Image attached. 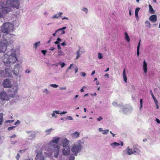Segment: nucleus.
Masks as SVG:
<instances>
[{
  "label": "nucleus",
  "instance_id": "obj_1",
  "mask_svg": "<svg viewBox=\"0 0 160 160\" xmlns=\"http://www.w3.org/2000/svg\"><path fill=\"white\" fill-rule=\"evenodd\" d=\"M20 50L19 48H17L11 49L9 51L5 54L2 58V62L5 66H9V69H11L10 74L11 76L12 72L16 76H18L20 78L21 76L19 75V73L23 70L22 65L19 63L15 64L13 69L11 66V64H14L18 61L20 54Z\"/></svg>",
  "mask_w": 160,
  "mask_h": 160
},
{
  "label": "nucleus",
  "instance_id": "obj_2",
  "mask_svg": "<svg viewBox=\"0 0 160 160\" xmlns=\"http://www.w3.org/2000/svg\"><path fill=\"white\" fill-rule=\"evenodd\" d=\"M60 140V138L58 137H55L52 138V140L50 141L48 144V148H47V151L53 153L55 158H57L60 151L59 146L57 145L59 141Z\"/></svg>",
  "mask_w": 160,
  "mask_h": 160
},
{
  "label": "nucleus",
  "instance_id": "obj_3",
  "mask_svg": "<svg viewBox=\"0 0 160 160\" xmlns=\"http://www.w3.org/2000/svg\"><path fill=\"white\" fill-rule=\"evenodd\" d=\"M13 25L10 22H7L3 24L1 27V31L6 36V37L4 36L6 38L12 39V38L13 35L10 34L9 33L13 31Z\"/></svg>",
  "mask_w": 160,
  "mask_h": 160
},
{
  "label": "nucleus",
  "instance_id": "obj_4",
  "mask_svg": "<svg viewBox=\"0 0 160 160\" xmlns=\"http://www.w3.org/2000/svg\"><path fill=\"white\" fill-rule=\"evenodd\" d=\"M14 42L13 39H6L3 36V39L0 42V52H4L6 50L7 47L12 44Z\"/></svg>",
  "mask_w": 160,
  "mask_h": 160
},
{
  "label": "nucleus",
  "instance_id": "obj_5",
  "mask_svg": "<svg viewBox=\"0 0 160 160\" xmlns=\"http://www.w3.org/2000/svg\"><path fill=\"white\" fill-rule=\"evenodd\" d=\"M9 7L13 6L8 5L7 1L6 4L3 2H0V18L2 17L3 14H6L11 11V9Z\"/></svg>",
  "mask_w": 160,
  "mask_h": 160
},
{
  "label": "nucleus",
  "instance_id": "obj_6",
  "mask_svg": "<svg viewBox=\"0 0 160 160\" xmlns=\"http://www.w3.org/2000/svg\"><path fill=\"white\" fill-rule=\"evenodd\" d=\"M82 142L81 140H78L77 142L72 146L71 149V151L75 155L81 150L82 148Z\"/></svg>",
  "mask_w": 160,
  "mask_h": 160
},
{
  "label": "nucleus",
  "instance_id": "obj_7",
  "mask_svg": "<svg viewBox=\"0 0 160 160\" xmlns=\"http://www.w3.org/2000/svg\"><path fill=\"white\" fill-rule=\"evenodd\" d=\"M18 89V85L13 86L11 89L8 90V92L9 95V97H10L11 98L16 97Z\"/></svg>",
  "mask_w": 160,
  "mask_h": 160
},
{
  "label": "nucleus",
  "instance_id": "obj_8",
  "mask_svg": "<svg viewBox=\"0 0 160 160\" xmlns=\"http://www.w3.org/2000/svg\"><path fill=\"white\" fill-rule=\"evenodd\" d=\"M8 5L13 6V7L18 8L19 7V2L18 0H7Z\"/></svg>",
  "mask_w": 160,
  "mask_h": 160
},
{
  "label": "nucleus",
  "instance_id": "obj_9",
  "mask_svg": "<svg viewBox=\"0 0 160 160\" xmlns=\"http://www.w3.org/2000/svg\"><path fill=\"white\" fill-rule=\"evenodd\" d=\"M11 69H9L8 67L5 69V71L0 70V76L3 77H9L11 76L10 72Z\"/></svg>",
  "mask_w": 160,
  "mask_h": 160
},
{
  "label": "nucleus",
  "instance_id": "obj_10",
  "mask_svg": "<svg viewBox=\"0 0 160 160\" xmlns=\"http://www.w3.org/2000/svg\"><path fill=\"white\" fill-rule=\"evenodd\" d=\"M0 98L2 100L8 101L11 98L9 97V95H8L5 92L2 91L0 93Z\"/></svg>",
  "mask_w": 160,
  "mask_h": 160
},
{
  "label": "nucleus",
  "instance_id": "obj_11",
  "mask_svg": "<svg viewBox=\"0 0 160 160\" xmlns=\"http://www.w3.org/2000/svg\"><path fill=\"white\" fill-rule=\"evenodd\" d=\"M2 85L5 88H10L12 86L11 81L8 79H6L3 81Z\"/></svg>",
  "mask_w": 160,
  "mask_h": 160
},
{
  "label": "nucleus",
  "instance_id": "obj_12",
  "mask_svg": "<svg viewBox=\"0 0 160 160\" xmlns=\"http://www.w3.org/2000/svg\"><path fill=\"white\" fill-rule=\"evenodd\" d=\"M60 141L62 142V145L63 147L69 146V141L66 138H62L61 139Z\"/></svg>",
  "mask_w": 160,
  "mask_h": 160
},
{
  "label": "nucleus",
  "instance_id": "obj_13",
  "mask_svg": "<svg viewBox=\"0 0 160 160\" xmlns=\"http://www.w3.org/2000/svg\"><path fill=\"white\" fill-rule=\"evenodd\" d=\"M63 154L65 155H68L70 154V148L69 146L63 147L62 149Z\"/></svg>",
  "mask_w": 160,
  "mask_h": 160
},
{
  "label": "nucleus",
  "instance_id": "obj_14",
  "mask_svg": "<svg viewBox=\"0 0 160 160\" xmlns=\"http://www.w3.org/2000/svg\"><path fill=\"white\" fill-rule=\"evenodd\" d=\"M126 153L129 155H131L132 154H134L133 151V149H132L131 148H130L129 147H128L126 149V151H124L123 152L122 155H125L126 154Z\"/></svg>",
  "mask_w": 160,
  "mask_h": 160
},
{
  "label": "nucleus",
  "instance_id": "obj_15",
  "mask_svg": "<svg viewBox=\"0 0 160 160\" xmlns=\"http://www.w3.org/2000/svg\"><path fill=\"white\" fill-rule=\"evenodd\" d=\"M44 156L41 151L38 152L35 157V160H44Z\"/></svg>",
  "mask_w": 160,
  "mask_h": 160
},
{
  "label": "nucleus",
  "instance_id": "obj_16",
  "mask_svg": "<svg viewBox=\"0 0 160 160\" xmlns=\"http://www.w3.org/2000/svg\"><path fill=\"white\" fill-rule=\"evenodd\" d=\"M120 108L122 110V112L124 114H127L129 111V109L126 105H120Z\"/></svg>",
  "mask_w": 160,
  "mask_h": 160
},
{
  "label": "nucleus",
  "instance_id": "obj_17",
  "mask_svg": "<svg viewBox=\"0 0 160 160\" xmlns=\"http://www.w3.org/2000/svg\"><path fill=\"white\" fill-rule=\"evenodd\" d=\"M55 56L56 57L60 58L62 56H64V53L62 50H58L57 54L55 55Z\"/></svg>",
  "mask_w": 160,
  "mask_h": 160
},
{
  "label": "nucleus",
  "instance_id": "obj_18",
  "mask_svg": "<svg viewBox=\"0 0 160 160\" xmlns=\"http://www.w3.org/2000/svg\"><path fill=\"white\" fill-rule=\"evenodd\" d=\"M142 68L144 72L146 74L148 72V66L145 60L143 61V63Z\"/></svg>",
  "mask_w": 160,
  "mask_h": 160
},
{
  "label": "nucleus",
  "instance_id": "obj_19",
  "mask_svg": "<svg viewBox=\"0 0 160 160\" xmlns=\"http://www.w3.org/2000/svg\"><path fill=\"white\" fill-rule=\"evenodd\" d=\"M121 144V146H122L123 145V143L122 142H121V143H118L117 142H114L110 144V145L112 147L114 148H115L117 146H118Z\"/></svg>",
  "mask_w": 160,
  "mask_h": 160
},
{
  "label": "nucleus",
  "instance_id": "obj_20",
  "mask_svg": "<svg viewBox=\"0 0 160 160\" xmlns=\"http://www.w3.org/2000/svg\"><path fill=\"white\" fill-rule=\"evenodd\" d=\"M71 136L72 138L74 139H77L79 137L80 132L76 131L71 134Z\"/></svg>",
  "mask_w": 160,
  "mask_h": 160
},
{
  "label": "nucleus",
  "instance_id": "obj_21",
  "mask_svg": "<svg viewBox=\"0 0 160 160\" xmlns=\"http://www.w3.org/2000/svg\"><path fill=\"white\" fill-rule=\"evenodd\" d=\"M149 20L153 22H156L157 20V16L156 15H151L149 18Z\"/></svg>",
  "mask_w": 160,
  "mask_h": 160
},
{
  "label": "nucleus",
  "instance_id": "obj_22",
  "mask_svg": "<svg viewBox=\"0 0 160 160\" xmlns=\"http://www.w3.org/2000/svg\"><path fill=\"white\" fill-rule=\"evenodd\" d=\"M122 77L123 79L125 82H127V73L126 71V69L124 68L123 71L122 72Z\"/></svg>",
  "mask_w": 160,
  "mask_h": 160
},
{
  "label": "nucleus",
  "instance_id": "obj_23",
  "mask_svg": "<svg viewBox=\"0 0 160 160\" xmlns=\"http://www.w3.org/2000/svg\"><path fill=\"white\" fill-rule=\"evenodd\" d=\"M63 13L62 12H59L58 14H57L54 15L52 17V18H61L62 16H61V15Z\"/></svg>",
  "mask_w": 160,
  "mask_h": 160
},
{
  "label": "nucleus",
  "instance_id": "obj_24",
  "mask_svg": "<svg viewBox=\"0 0 160 160\" xmlns=\"http://www.w3.org/2000/svg\"><path fill=\"white\" fill-rule=\"evenodd\" d=\"M41 45V42L38 41L34 43L33 44V48L35 49H37L38 47L40 46Z\"/></svg>",
  "mask_w": 160,
  "mask_h": 160
},
{
  "label": "nucleus",
  "instance_id": "obj_25",
  "mask_svg": "<svg viewBox=\"0 0 160 160\" xmlns=\"http://www.w3.org/2000/svg\"><path fill=\"white\" fill-rule=\"evenodd\" d=\"M134 154L137 153L139 154L141 153V151L138 148H133Z\"/></svg>",
  "mask_w": 160,
  "mask_h": 160
},
{
  "label": "nucleus",
  "instance_id": "obj_26",
  "mask_svg": "<svg viewBox=\"0 0 160 160\" xmlns=\"http://www.w3.org/2000/svg\"><path fill=\"white\" fill-rule=\"evenodd\" d=\"M53 130V129L52 128L46 129L45 131L46 135H49Z\"/></svg>",
  "mask_w": 160,
  "mask_h": 160
},
{
  "label": "nucleus",
  "instance_id": "obj_27",
  "mask_svg": "<svg viewBox=\"0 0 160 160\" xmlns=\"http://www.w3.org/2000/svg\"><path fill=\"white\" fill-rule=\"evenodd\" d=\"M150 93L151 94V95L152 96V97L155 103L157 104V102H158V101L157 100V99H156L155 97H154V96L152 92V90H150Z\"/></svg>",
  "mask_w": 160,
  "mask_h": 160
},
{
  "label": "nucleus",
  "instance_id": "obj_28",
  "mask_svg": "<svg viewBox=\"0 0 160 160\" xmlns=\"http://www.w3.org/2000/svg\"><path fill=\"white\" fill-rule=\"evenodd\" d=\"M140 9V8H137L135 10V14L136 18L137 19L138 18V13Z\"/></svg>",
  "mask_w": 160,
  "mask_h": 160
},
{
  "label": "nucleus",
  "instance_id": "obj_29",
  "mask_svg": "<svg viewBox=\"0 0 160 160\" xmlns=\"http://www.w3.org/2000/svg\"><path fill=\"white\" fill-rule=\"evenodd\" d=\"M80 52L82 53V51L80 50V49H79L76 52L77 54V57H76V59H78L80 57L81 53Z\"/></svg>",
  "mask_w": 160,
  "mask_h": 160
},
{
  "label": "nucleus",
  "instance_id": "obj_30",
  "mask_svg": "<svg viewBox=\"0 0 160 160\" xmlns=\"http://www.w3.org/2000/svg\"><path fill=\"white\" fill-rule=\"evenodd\" d=\"M149 12L151 14H154L155 12L154 10L152 8V6L150 4L149 5Z\"/></svg>",
  "mask_w": 160,
  "mask_h": 160
},
{
  "label": "nucleus",
  "instance_id": "obj_31",
  "mask_svg": "<svg viewBox=\"0 0 160 160\" xmlns=\"http://www.w3.org/2000/svg\"><path fill=\"white\" fill-rule=\"evenodd\" d=\"M66 27H63L62 28H60L57 30L55 32L52 34V36H55L56 35V33H57L58 34V32L59 31L61 30H64L65 29H66Z\"/></svg>",
  "mask_w": 160,
  "mask_h": 160
},
{
  "label": "nucleus",
  "instance_id": "obj_32",
  "mask_svg": "<svg viewBox=\"0 0 160 160\" xmlns=\"http://www.w3.org/2000/svg\"><path fill=\"white\" fill-rule=\"evenodd\" d=\"M140 41L141 40H140L139 42H138L137 48V55L138 57L139 55V49L140 45Z\"/></svg>",
  "mask_w": 160,
  "mask_h": 160
},
{
  "label": "nucleus",
  "instance_id": "obj_33",
  "mask_svg": "<svg viewBox=\"0 0 160 160\" xmlns=\"http://www.w3.org/2000/svg\"><path fill=\"white\" fill-rule=\"evenodd\" d=\"M3 115L2 112L0 113V125H2L3 122Z\"/></svg>",
  "mask_w": 160,
  "mask_h": 160
},
{
  "label": "nucleus",
  "instance_id": "obj_34",
  "mask_svg": "<svg viewBox=\"0 0 160 160\" xmlns=\"http://www.w3.org/2000/svg\"><path fill=\"white\" fill-rule=\"evenodd\" d=\"M124 35H125V39L128 42H129L130 41V38L128 35V33L126 32H125L124 33Z\"/></svg>",
  "mask_w": 160,
  "mask_h": 160
},
{
  "label": "nucleus",
  "instance_id": "obj_35",
  "mask_svg": "<svg viewBox=\"0 0 160 160\" xmlns=\"http://www.w3.org/2000/svg\"><path fill=\"white\" fill-rule=\"evenodd\" d=\"M62 41V40L61 39L59 38H58L56 39V41L54 42V43L55 44H59L60 43V42Z\"/></svg>",
  "mask_w": 160,
  "mask_h": 160
},
{
  "label": "nucleus",
  "instance_id": "obj_36",
  "mask_svg": "<svg viewBox=\"0 0 160 160\" xmlns=\"http://www.w3.org/2000/svg\"><path fill=\"white\" fill-rule=\"evenodd\" d=\"M145 24L146 27L148 28H150L151 27V24L149 21H146L145 22Z\"/></svg>",
  "mask_w": 160,
  "mask_h": 160
},
{
  "label": "nucleus",
  "instance_id": "obj_37",
  "mask_svg": "<svg viewBox=\"0 0 160 160\" xmlns=\"http://www.w3.org/2000/svg\"><path fill=\"white\" fill-rule=\"evenodd\" d=\"M42 91L43 92L45 93L46 94H48L50 93L49 91L47 88L43 89Z\"/></svg>",
  "mask_w": 160,
  "mask_h": 160
},
{
  "label": "nucleus",
  "instance_id": "obj_38",
  "mask_svg": "<svg viewBox=\"0 0 160 160\" xmlns=\"http://www.w3.org/2000/svg\"><path fill=\"white\" fill-rule=\"evenodd\" d=\"M29 136L31 138L30 139H32L35 137V134L34 132H31V133H30Z\"/></svg>",
  "mask_w": 160,
  "mask_h": 160
},
{
  "label": "nucleus",
  "instance_id": "obj_39",
  "mask_svg": "<svg viewBox=\"0 0 160 160\" xmlns=\"http://www.w3.org/2000/svg\"><path fill=\"white\" fill-rule=\"evenodd\" d=\"M81 10L82 11L84 12L86 14H87L88 12V10L87 8L82 7Z\"/></svg>",
  "mask_w": 160,
  "mask_h": 160
},
{
  "label": "nucleus",
  "instance_id": "obj_40",
  "mask_svg": "<svg viewBox=\"0 0 160 160\" xmlns=\"http://www.w3.org/2000/svg\"><path fill=\"white\" fill-rule=\"evenodd\" d=\"M64 119V120L65 121L68 120H72L73 119L72 117L71 116H67V117H65Z\"/></svg>",
  "mask_w": 160,
  "mask_h": 160
},
{
  "label": "nucleus",
  "instance_id": "obj_41",
  "mask_svg": "<svg viewBox=\"0 0 160 160\" xmlns=\"http://www.w3.org/2000/svg\"><path fill=\"white\" fill-rule=\"evenodd\" d=\"M112 104L113 106H114L115 107H118L120 108V105H122V104L118 105L117 103L115 102H113L112 103Z\"/></svg>",
  "mask_w": 160,
  "mask_h": 160
},
{
  "label": "nucleus",
  "instance_id": "obj_42",
  "mask_svg": "<svg viewBox=\"0 0 160 160\" xmlns=\"http://www.w3.org/2000/svg\"><path fill=\"white\" fill-rule=\"evenodd\" d=\"M65 33V31L64 30H60L58 32V34L59 35H62L63 34Z\"/></svg>",
  "mask_w": 160,
  "mask_h": 160
},
{
  "label": "nucleus",
  "instance_id": "obj_43",
  "mask_svg": "<svg viewBox=\"0 0 160 160\" xmlns=\"http://www.w3.org/2000/svg\"><path fill=\"white\" fill-rule=\"evenodd\" d=\"M98 58L99 59H102L103 58L102 54L100 53L98 54Z\"/></svg>",
  "mask_w": 160,
  "mask_h": 160
},
{
  "label": "nucleus",
  "instance_id": "obj_44",
  "mask_svg": "<svg viewBox=\"0 0 160 160\" xmlns=\"http://www.w3.org/2000/svg\"><path fill=\"white\" fill-rule=\"evenodd\" d=\"M140 110H141L142 108V99H140Z\"/></svg>",
  "mask_w": 160,
  "mask_h": 160
},
{
  "label": "nucleus",
  "instance_id": "obj_45",
  "mask_svg": "<svg viewBox=\"0 0 160 160\" xmlns=\"http://www.w3.org/2000/svg\"><path fill=\"white\" fill-rule=\"evenodd\" d=\"M59 64H60L61 65L62 68H63L64 67H65V63L62 62H59Z\"/></svg>",
  "mask_w": 160,
  "mask_h": 160
},
{
  "label": "nucleus",
  "instance_id": "obj_46",
  "mask_svg": "<svg viewBox=\"0 0 160 160\" xmlns=\"http://www.w3.org/2000/svg\"><path fill=\"white\" fill-rule=\"evenodd\" d=\"M50 86L53 88H57L58 87V85L56 84H51Z\"/></svg>",
  "mask_w": 160,
  "mask_h": 160
},
{
  "label": "nucleus",
  "instance_id": "obj_47",
  "mask_svg": "<svg viewBox=\"0 0 160 160\" xmlns=\"http://www.w3.org/2000/svg\"><path fill=\"white\" fill-rule=\"evenodd\" d=\"M19 142L21 143L20 145H25V141L23 139L21 140L20 141H19Z\"/></svg>",
  "mask_w": 160,
  "mask_h": 160
},
{
  "label": "nucleus",
  "instance_id": "obj_48",
  "mask_svg": "<svg viewBox=\"0 0 160 160\" xmlns=\"http://www.w3.org/2000/svg\"><path fill=\"white\" fill-rule=\"evenodd\" d=\"M109 132V130L107 129L106 130H103L102 131V133L103 134H106L108 133Z\"/></svg>",
  "mask_w": 160,
  "mask_h": 160
},
{
  "label": "nucleus",
  "instance_id": "obj_49",
  "mask_svg": "<svg viewBox=\"0 0 160 160\" xmlns=\"http://www.w3.org/2000/svg\"><path fill=\"white\" fill-rule=\"evenodd\" d=\"M75 65L73 64H71L70 65V66L68 67V69H71L72 68L74 67Z\"/></svg>",
  "mask_w": 160,
  "mask_h": 160
},
{
  "label": "nucleus",
  "instance_id": "obj_50",
  "mask_svg": "<svg viewBox=\"0 0 160 160\" xmlns=\"http://www.w3.org/2000/svg\"><path fill=\"white\" fill-rule=\"evenodd\" d=\"M15 126H12V127H9L8 128V131H11V130H13L15 128Z\"/></svg>",
  "mask_w": 160,
  "mask_h": 160
},
{
  "label": "nucleus",
  "instance_id": "obj_51",
  "mask_svg": "<svg viewBox=\"0 0 160 160\" xmlns=\"http://www.w3.org/2000/svg\"><path fill=\"white\" fill-rule=\"evenodd\" d=\"M56 113L54 112V111H53V113L52 114V116L53 118H57V115L55 114Z\"/></svg>",
  "mask_w": 160,
  "mask_h": 160
},
{
  "label": "nucleus",
  "instance_id": "obj_52",
  "mask_svg": "<svg viewBox=\"0 0 160 160\" xmlns=\"http://www.w3.org/2000/svg\"><path fill=\"white\" fill-rule=\"evenodd\" d=\"M20 121L19 120H18L17 122L15 123L14 125L16 126H18L20 124Z\"/></svg>",
  "mask_w": 160,
  "mask_h": 160
},
{
  "label": "nucleus",
  "instance_id": "obj_53",
  "mask_svg": "<svg viewBox=\"0 0 160 160\" xmlns=\"http://www.w3.org/2000/svg\"><path fill=\"white\" fill-rule=\"evenodd\" d=\"M14 122V120H6V121H5V123H8L12 122Z\"/></svg>",
  "mask_w": 160,
  "mask_h": 160
},
{
  "label": "nucleus",
  "instance_id": "obj_54",
  "mask_svg": "<svg viewBox=\"0 0 160 160\" xmlns=\"http://www.w3.org/2000/svg\"><path fill=\"white\" fill-rule=\"evenodd\" d=\"M59 88L61 90H65L67 88L66 87H59Z\"/></svg>",
  "mask_w": 160,
  "mask_h": 160
},
{
  "label": "nucleus",
  "instance_id": "obj_55",
  "mask_svg": "<svg viewBox=\"0 0 160 160\" xmlns=\"http://www.w3.org/2000/svg\"><path fill=\"white\" fill-rule=\"evenodd\" d=\"M41 52L44 55H46V53L47 52V51L45 50H42Z\"/></svg>",
  "mask_w": 160,
  "mask_h": 160
},
{
  "label": "nucleus",
  "instance_id": "obj_56",
  "mask_svg": "<svg viewBox=\"0 0 160 160\" xmlns=\"http://www.w3.org/2000/svg\"><path fill=\"white\" fill-rule=\"evenodd\" d=\"M86 87H85V86H83L82 87V88L80 90V92H84V90L83 89H86Z\"/></svg>",
  "mask_w": 160,
  "mask_h": 160
},
{
  "label": "nucleus",
  "instance_id": "obj_57",
  "mask_svg": "<svg viewBox=\"0 0 160 160\" xmlns=\"http://www.w3.org/2000/svg\"><path fill=\"white\" fill-rule=\"evenodd\" d=\"M57 48L58 50H61V47L60 46V45L59 44H57Z\"/></svg>",
  "mask_w": 160,
  "mask_h": 160
},
{
  "label": "nucleus",
  "instance_id": "obj_58",
  "mask_svg": "<svg viewBox=\"0 0 160 160\" xmlns=\"http://www.w3.org/2000/svg\"><path fill=\"white\" fill-rule=\"evenodd\" d=\"M18 142L17 140H16L15 141H12L11 143L12 144H15L16 143Z\"/></svg>",
  "mask_w": 160,
  "mask_h": 160
},
{
  "label": "nucleus",
  "instance_id": "obj_59",
  "mask_svg": "<svg viewBox=\"0 0 160 160\" xmlns=\"http://www.w3.org/2000/svg\"><path fill=\"white\" fill-rule=\"evenodd\" d=\"M81 76L83 77H85L86 75V73L85 72H81Z\"/></svg>",
  "mask_w": 160,
  "mask_h": 160
},
{
  "label": "nucleus",
  "instance_id": "obj_60",
  "mask_svg": "<svg viewBox=\"0 0 160 160\" xmlns=\"http://www.w3.org/2000/svg\"><path fill=\"white\" fill-rule=\"evenodd\" d=\"M20 155H19V154L18 153L17 154V156H16V158H17V160H18L19 158H20Z\"/></svg>",
  "mask_w": 160,
  "mask_h": 160
},
{
  "label": "nucleus",
  "instance_id": "obj_61",
  "mask_svg": "<svg viewBox=\"0 0 160 160\" xmlns=\"http://www.w3.org/2000/svg\"><path fill=\"white\" fill-rule=\"evenodd\" d=\"M102 119V118L101 117H99L97 119V120L99 121Z\"/></svg>",
  "mask_w": 160,
  "mask_h": 160
},
{
  "label": "nucleus",
  "instance_id": "obj_62",
  "mask_svg": "<svg viewBox=\"0 0 160 160\" xmlns=\"http://www.w3.org/2000/svg\"><path fill=\"white\" fill-rule=\"evenodd\" d=\"M54 112L56 113L57 114H60V111L59 110H55Z\"/></svg>",
  "mask_w": 160,
  "mask_h": 160
},
{
  "label": "nucleus",
  "instance_id": "obj_63",
  "mask_svg": "<svg viewBox=\"0 0 160 160\" xmlns=\"http://www.w3.org/2000/svg\"><path fill=\"white\" fill-rule=\"evenodd\" d=\"M66 45V43H65V42H64L62 43L61 44V45L63 46H65Z\"/></svg>",
  "mask_w": 160,
  "mask_h": 160
},
{
  "label": "nucleus",
  "instance_id": "obj_64",
  "mask_svg": "<svg viewBox=\"0 0 160 160\" xmlns=\"http://www.w3.org/2000/svg\"><path fill=\"white\" fill-rule=\"evenodd\" d=\"M78 70V68L77 67H76L75 68V73L77 72Z\"/></svg>",
  "mask_w": 160,
  "mask_h": 160
}]
</instances>
